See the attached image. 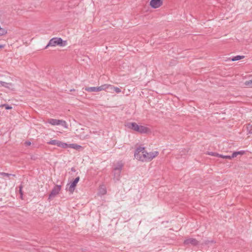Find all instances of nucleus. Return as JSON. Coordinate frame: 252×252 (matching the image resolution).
<instances>
[{
    "mask_svg": "<svg viewBox=\"0 0 252 252\" xmlns=\"http://www.w3.org/2000/svg\"><path fill=\"white\" fill-rule=\"evenodd\" d=\"M184 244L186 245L196 246L198 245V241L194 238H189L184 241Z\"/></svg>",
    "mask_w": 252,
    "mask_h": 252,
    "instance_id": "nucleus-11",
    "label": "nucleus"
},
{
    "mask_svg": "<svg viewBox=\"0 0 252 252\" xmlns=\"http://www.w3.org/2000/svg\"><path fill=\"white\" fill-rule=\"evenodd\" d=\"M218 157H220V158H222L230 159V156H223L222 155L219 154Z\"/></svg>",
    "mask_w": 252,
    "mask_h": 252,
    "instance_id": "nucleus-17",
    "label": "nucleus"
},
{
    "mask_svg": "<svg viewBox=\"0 0 252 252\" xmlns=\"http://www.w3.org/2000/svg\"><path fill=\"white\" fill-rule=\"evenodd\" d=\"M128 128L140 133H147L150 132V129L144 126L138 125L135 123H129L127 125Z\"/></svg>",
    "mask_w": 252,
    "mask_h": 252,
    "instance_id": "nucleus-2",
    "label": "nucleus"
},
{
    "mask_svg": "<svg viewBox=\"0 0 252 252\" xmlns=\"http://www.w3.org/2000/svg\"><path fill=\"white\" fill-rule=\"evenodd\" d=\"M47 122L52 126L62 125L65 128L68 127L67 124L65 121L62 120H57L55 119H49L48 120Z\"/></svg>",
    "mask_w": 252,
    "mask_h": 252,
    "instance_id": "nucleus-5",
    "label": "nucleus"
},
{
    "mask_svg": "<svg viewBox=\"0 0 252 252\" xmlns=\"http://www.w3.org/2000/svg\"><path fill=\"white\" fill-rule=\"evenodd\" d=\"M238 155L237 152H234L232 154V156H230V159L236 157Z\"/></svg>",
    "mask_w": 252,
    "mask_h": 252,
    "instance_id": "nucleus-20",
    "label": "nucleus"
},
{
    "mask_svg": "<svg viewBox=\"0 0 252 252\" xmlns=\"http://www.w3.org/2000/svg\"><path fill=\"white\" fill-rule=\"evenodd\" d=\"M245 84L246 86H250L251 87H252V80H250V81H246L245 83Z\"/></svg>",
    "mask_w": 252,
    "mask_h": 252,
    "instance_id": "nucleus-18",
    "label": "nucleus"
},
{
    "mask_svg": "<svg viewBox=\"0 0 252 252\" xmlns=\"http://www.w3.org/2000/svg\"><path fill=\"white\" fill-rule=\"evenodd\" d=\"M237 153H238V155H242L245 153V152L244 151H240L237 152Z\"/></svg>",
    "mask_w": 252,
    "mask_h": 252,
    "instance_id": "nucleus-22",
    "label": "nucleus"
},
{
    "mask_svg": "<svg viewBox=\"0 0 252 252\" xmlns=\"http://www.w3.org/2000/svg\"><path fill=\"white\" fill-rule=\"evenodd\" d=\"M164 0H150L149 5L153 9L160 8L163 4Z\"/></svg>",
    "mask_w": 252,
    "mask_h": 252,
    "instance_id": "nucleus-6",
    "label": "nucleus"
},
{
    "mask_svg": "<svg viewBox=\"0 0 252 252\" xmlns=\"http://www.w3.org/2000/svg\"><path fill=\"white\" fill-rule=\"evenodd\" d=\"M112 89H113L114 91L117 93H120L121 92V90L117 87H113L112 86V87H110Z\"/></svg>",
    "mask_w": 252,
    "mask_h": 252,
    "instance_id": "nucleus-16",
    "label": "nucleus"
},
{
    "mask_svg": "<svg viewBox=\"0 0 252 252\" xmlns=\"http://www.w3.org/2000/svg\"><path fill=\"white\" fill-rule=\"evenodd\" d=\"M22 187H21L20 188V194H21V197H22V196H23V192H22Z\"/></svg>",
    "mask_w": 252,
    "mask_h": 252,
    "instance_id": "nucleus-25",
    "label": "nucleus"
},
{
    "mask_svg": "<svg viewBox=\"0 0 252 252\" xmlns=\"http://www.w3.org/2000/svg\"><path fill=\"white\" fill-rule=\"evenodd\" d=\"M3 106H4V107H5V109H7V110L12 109V107H11V106H9V105H7V104H4Z\"/></svg>",
    "mask_w": 252,
    "mask_h": 252,
    "instance_id": "nucleus-21",
    "label": "nucleus"
},
{
    "mask_svg": "<svg viewBox=\"0 0 252 252\" xmlns=\"http://www.w3.org/2000/svg\"><path fill=\"white\" fill-rule=\"evenodd\" d=\"M109 87H112V85L110 84H103L99 87H88L85 88V90L89 92H100L102 91H106V90L109 88Z\"/></svg>",
    "mask_w": 252,
    "mask_h": 252,
    "instance_id": "nucleus-4",
    "label": "nucleus"
},
{
    "mask_svg": "<svg viewBox=\"0 0 252 252\" xmlns=\"http://www.w3.org/2000/svg\"><path fill=\"white\" fill-rule=\"evenodd\" d=\"M61 188L62 187L61 185H56L49 195V199H51L58 195L60 193Z\"/></svg>",
    "mask_w": 252,
    "mask_h": 252,
    "instance_id": "nucleus-7",
    "label": "nucleus"
},
{
    "mask_svg": "<svg viewBox=\"0 0 252 252\" xmlns=\"http://www.w3.org/2000/svg\"><path fill=\"white\" fill-rule=\"evenodd\" d=\"M145 154H143L142 157H139V160L141 161H149L157 157L158 155V151L147 152L145 150Z\"/></svg>",
    "mask_w": 252,
    "mask_h": 252,
    "instance_id": "nucleus-3",
    "label": "nucleus"
},
{
    "mask_svg": "<svg viewBox=\"0 0 252 252\" xmlns=\"http://www.w3.org/2000/svg\"><path fill=\"white\" fill-rule=\"evenodd\" d=\"M25 144L26 146H30L31 145V142L29 141H27L25 142Z\"/></svg>",
    "mask_w": 252,
    "mask_h": 252,
    "instance_id": "nucleus-23",
    "label": "nucleus"
},
{
    "mask_svg": "<svg viewBox=\"0 0 252 252\" xmlns=\"http://www.w3.org/2000/svg\"><path fill=\"white\" fill-rule=\"evenodd\" d=\"M0 84L4 87L11 89V90L13 89V88L12 87L13 85L11 83H7L4 82L0 81Z\"/></svg>",
    "mask_w": 252,
    "mask_h": 252,
    "instance_id": "nucleus-15",
    "label": "nucleus"
},
{
    "mask_svg": "<svg viewBox=\"0 0 252 252\" xmlns=\"http://www.w3.org/2000/svg\"><path fill=\"white\" fill-rule=\"evenodd\" d=\"M4 47V45L0 44V49H2Z\"/></svg>",
    "mask_w": 252,
    "mask_h": 252,
    "instance_id": "nucleus-26",
    "label": "nucleus"
},
{
    "mask_svg": "<svg viewBox=\"0 0 252 252\" xmlns=\"http://www.w3.org/2000/svg\"><path fill=\"white\" fill-rule=\"evenodd\" d=\"M244 58H245L244 56L238 55V56H235V57H233L232 58H229L225 61H227V62L237 61L241 60L244 59Z\"/></svg>",
    "mask_w": 252,
    "mask_h": 252,
    "instance_id": "nucleus-12",
    "label": "nucleus"
},
{
    "mask_svg": "<svg viewBox=\"0 0 252 252\" xmlns=\"http://www.w3.org/2000/svg\"><path fill=\"white\" fill-rule=\"evenodd\" d=\"M0 174L3 175V176H9L10 175V174H9L8 173H3V172L0 173Z\"/></svg>",
    "mask_w": 252,
    "mask_h": 252,
    "instance_id": "nucleus-24",
    "label": "nucleus"
},
{
    "mask_svg": "<svg viewBox=\"0 0 252 252\" xmlns=\"http://www.w3.org/2000/svg\"><path fill=\"white\" fill-rule=\"evenodd\" d=\"M67 45V41L63 40L60 37H54L50 40L48 44L45 47V49H47L49 46L56 47L58 46L63 47L66 46Z\"/></svg>",
    "mask_w": 252,
    "mask_h": 252,
    "instance_id": "nucleus-1",
    "label": "nucleus"
},
{
    "mask_svg": "<svg viewBox=\"0 0 252 252\" xmlns=\"http://www.w3.org/2000/svg\"><path fill=\"white\" fill-rule=\"evenodd\" d=\"M79 177H77L74 179V180L73 182H71L69 184L68 190L70 192V193H73L75 190L77 184L79 182Z\"/></svg>",
    "mask_w": 252,
    "mask_h": 252,
    "instance_id": "nucleus-10",
    "label": "nucleus"
},
{
    "mask_svg": "<svg viewBox=\"0 0 252 252\" xmlns=\"http://www.w3.org/2000/svg\"><path fill=\"white\" fill-rule=\"evenodd\" d=\"M208 155L212 156H215V157H219V154L213 152H208L207 153Z\"/></svg>",
    "mask_w": 252,
    "mask_h": 252,
    "instance_id": "nucleus-19",
    "label": "nucleus"
},
{
    "mask_svg": "<svg viewBox=\"0 0 252 252\" xmlns=\"http://www.w3.org/2000/svg\"><path fill=\"white\" fill-rule=\"evenodd\" d=\"M70 148L72 149H74L75 150H80L82 148V147L80 145H77L76 144H67L66 143V146L65 147V149Z\"/></svg>",
    "mask_w": 252,
    "mask_h": 252,
    "instance_id": "nucleus-13",
    "label": "nucleus"
},
{
    "mask_svg": "<svg viewBox=\"0 0 252 252\" xmlns=\"http://www.w3.org/2000/svg\"><path fill=\"white\" fill-rule=\"evenodd\" d=\"M47 143L49 145H56L59 147H61L63 149H65V147L66 146V143L57 140H50V141L48 142Z\"/></svg>",
    "mask_w": 252,
    "mask_h": 252,
    "instance_id": "nucleus-8",
    "label": "nucleus"
},
{
    "mask_svg": "<svg viewBox=\"0 0 252 252\" xmlns=\"http://www.w3.org/2000/svg\"><path fill=\"white\" fill-rule=\"evenodd\" d=\"M145 147H141V146H140L139 147H138L135 151V153H134V158L139 160V157H142L143 156V154H145Z\"/></svg>",
    "mask_w": 252,
    "mask_h": 252,
    "instance_id": "nucleus-9",
    "label": "nucleus"
},
{
    "mask_svg": "<svg viewBox=\"0 0 252 252\" xmlns=\"http://www.w3.org/2000/svg\"><path fill=\"white\" fill-rule=\"evenodd\" d=\"M107 193L106 188L104 186H100L98 189V194L99 195H103Z\"/></svg>",
    "mask_w": 252,
    "mask_h": 252,
    "instance_id": "nucleus-14",
    "label": "nucleus"
},
{
    "mask_svg": "<svg viewBox=\"0 0 252 252\" xmlns=\"http://www.w3.org/2000/svg\"><path fill=\"white\" fill-rule=\"evenodd\" d=\"M122 166H123V165H122V164H121V165H120V169H121V168H122Z\"/></svg>",
    "mask_w": 252,
    "mask_h": 252,
    "instance_id": "nucleus-27",
    "label": "nucleus"
}]
</instances>
